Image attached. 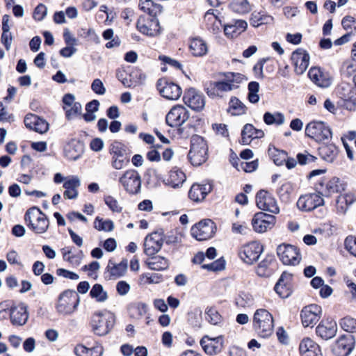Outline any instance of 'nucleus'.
<instances>
[{"instance_id": "obj_1", "label": "nucleus", "mask_w": 356, "mask_h": 356, "mask_svg": "<svg viewBox=\"0 0 356 356\" xmlns=\"http://www.w3.org/2000/svg\"><path fill=\"white\" fill-rule=\"evenodd\" d=\"M253 327L261 337L270 336L274 327L272 314L265 309H257L253 316Z\"/></svg>"}, {"instance_id": "obj_2", "label": "nucleus", "mask_w": 356, "mask_h": 356, "mask_svg": "<svg viewBox=\"0 0 356 356\" xmlns=\"http://www.w3.org/2000/svg\"><path fill=\"white\" fill-rule=\"evenodd\" d=\"M27 226L35 234H43L48 229L49 220L42 211L37 207L28 209L24 216Z\"/></svg>"}, {"instance_id": "obj_3", "label": "nucleus", "mask_w": 356, "mask_h": 356, "mask_svg": "<svg viewBox=\"0 0 356 356\" xmlns=\"http://www.w3.org/2000/svg\"><path fill=\"white\" fill-rule=\"evenodd\" d=\"M80 298L76 291L66 290L60 294L56 309L59 314L68 316L72 314L77 309Z\"/></svg>"}, {"instance_id": "obj_4", "label": "nucleus", "mask_w": 356, "mask_h": 356, "mask_svg": "<svg viewBox=\"0 0 356 356\" xmlns=\"http://www.w3.org/2000/svg\"><path fill=\"white\" fill-rule=\"evenodd\" d=\"M208 147L204 139L197 135H194L191 139V149L188 159L193 165H200L207 159Z\"/></svg>"}, {"instance_id": "obj_5", "label": "nucleus", "mask_w": 356, "mask_h": 356, "mask_svg": "<svg viewBox=\"0 0 356 356\" xmlns=\"http://www.w3.org/2000/svg\"><path fill=\"white\" fill-rule=\"evenodd\" d=\"M114 324V316L107 312H95L91 319V325L94 332L103 336L109 332Z\"/></svg>"}, {"instance_id": "obj_6", "label": "nucleus", "mask_w": 356, "mask_h": 356, "mask_svg": "<svg viewBox=\"0 0 356 356\" xmlns=\"http://www.w3.org/2000/svg\"><path fill=\"white\" fill-rule=\"evenodd\" d=\"M305 134L316 142L321 143L332 138L330 128L322 121H312L305 127Z\"/></svg>"}, {"instance_id": "obj_7", "label": "nucleus", "mask_w": 356, "mask_h": 356, "mask_svg": "<svg viewBox=\"0 0 356 356\" xmlns=\"http://www.w3.org/2000/svg\"><path fill=\"white\" fill-rule=\"evenodd\" d=\"M216 231V226L211 220L204 219L194 225L191 229V236L197 241H206L212 238Z\"/></svg>"}, {"instance_id": "obj_8", "label": "nucleus", "mask_w": 356, "mask_h": 356, "mask_svg": "<svg viewBox=\"0 0 356 356\" xmlns=\"http://www.w3.org/2000/svg\"><path fill=\"white\" fill-rule=\"evenodd\" d=\"M120 184L130 194H137L141 188V177L139 173L133 169L126 170L119 179Z\"/></svg>"}, {"instance_id": "obj_9", "label": "nucleus", "mask_w": 356, "mask_h": 356, "mask_svg": "<svg viewBox=\"0 0 356 356\" xmlns=\"http://www.w3.org/2000/svg\"><path fill=\"white\" fill-rule=\"evenodd\" d=\"M262 251V245L258 242L252 241L239 249L238 256L244 263L251 265L259 259Z\"/></svg>"}, {"instance_id": "obj_10", "label": "nucleus", "mask_w": 356, "mask_h": 356, "mask_svg": "<svg viewBox=\"0 0 356 356\" xmlns=\"http://www.w3.org/2000/svg\"><path fill=\"white\" fill-rule=\"evenodd\" d=\"M164 243V232L159 229L148 234L144 241V252L147 256H154L160 251Z\"/></svg>"}, {"instance_id": "obj_11", "label": "nucleus", "mask_w": 356, "mask_h": 356, "mask_svg": "<svg viewBox=\"0 0 356 356\" xmlns=\"http://www.w3.org/2000/svg\"><path fill=\"white\" fill-rule=\"evenodd\" d=\"M238 88V85L229 83L225 78L224 81L208 83L205 86V91L209 97H222L227 92L235 90Z\"/></svg>"}, {"instance_id": "obj_12", "label": "nucleus", "mask_w": 356, "mask_h": 356, "mask_svg": "<svg viewBox=\"0 0 356 356\" xmlns=\"http://www.w3.org/2000/svg\"><path fill=\"white\" fill-rule=\"evenodd\" d=\"M277 254L284 265L295 266L299 264L301 259L298 250L291 245H280L277 248Z\"/></svg>"}, {"instance_id": "obj_13", "label": "nucleus", "mask_w": 356, "mask_h": 356, "mask_svg": "<svg viewBox=\"0 0 356 356\" xmlns=\"http://www.w3.org/2000/svg\"><path fill=\"white\" fill-rule=\"evenodd\" d=\"M136 27L141 33L150 37L156 36L161 33L159 22L155 17H140Z\"/></svg>"}, {"instance_id": "obj_14", "label": "nucleus", "mask_w": 356, "mask_h": 356, "mask_svg": "<svg viewBox=\"0 0 356 356\" xmlns=\"http://www.w3.org/2000/svg\"><path fill=\"white\" fill-rule=\"evenodd\" d=\"M189 118V112L182 105L174 106L167 113L165 121L171 127H177L184 124Z\"/></svg>"}, {"instance_id": "obj_15", "label": "nucleus", "mask_w": 356, "mask_h": 356, "mask_svg": "<svg viewBox=\"0 0 356 356\" xmlns=\"http://www.w3.org/2000/svg\"><path fill=\"white\" fill-rule=\"evenodd\" d=\"M275 222L276 218L273 215L258 212L254 214L252 219V226L256 232L264 233L272 229Z\"/></svg>"}, {"instance_id": "obj_16", "label": "nucleus", "mask_w": 356, "mask_h": 356, "mask_svg": "<svg viewBox=\"0 0 356 356\" xmlns=\"http://www.w3.org/2000/svg\"><path fill=\"white\" fill-rule=\"evenodd\" d=\"M256 204L259 209L273 213H278L280 208L275 198L266 191L260 190L256 195Z\"/></svg>"}, {"instance_id": "obj_17", "label": "nucleus", "mask_w": 356, "mask_h": 356, "mask_svg": "<svg viewBox=\"0 0 356 356\" xmlns=\"http://www.w3.org/2000/svg\"><path fill=\"white\" fill-rule=\"evenodd\" d=\"M156 87L160 94L169 100L178 99L182 93L181 88L176 83L161 79L156 83Z\"/></svg>"}, {"instance_id": "obj_18", "label": "nucleus", "mask_w": 356, "mask_h": 356, "mask_svg": "<svg viewBox=\"0 0 356 356\" xmlns=\"http://www.w3.org/2000/svg\"><path fill=\"white\" fill-rule=\"evenodd\" d=\"M322 314L321 307L316 304L305 307L300 313L302 324L305 327H314L319 321Z\"/></svg>"}, {"instance_id": "obj_19", "label": "nucleus", "mask_w": 356, "mask_h": 356, "mask_svg": "<svg viewBox=\"0 0 356 356\" xmlns=\"http://www.w3.org/2000/svg\"><path fill=\"white\" fill-rule=\"evenodd\" d=\"M110 153L112 155V167L116 170L122 169L129 162L126 156V150L123 145L114 141L110 147Z\"/></svg>"}, {"instance_id": "obj_20", "label": "nucleus", "mask_w": 356, "mask_h": 356, "mask_svg": "<svg viewBox=\"0 0 356 356\" xmlns=\"http://www.w3.org/2000/svg\"><path fill=\"white\" fill-rule=\"evenodd\" d=\"M200 345L207 354L209 355H217L224 348V337L222 335L216 337L204 336L200 340Z\"/></svg>"}, {"instance_id": "obj_21", "label": "nucleus", "mask_w": 356, "mask_h": 356, "mask_svg": "<svg viewBox=\"0 0 356 356\" xmlns=\"http://www.w3.org/2000/svg\"><path fill=\"white\" fill-rule=\"evenodd\" d=\"M322 196L319 193L301 195L297 202V206L302 211H310L323 204Z\"/></svg>"}, {"instance_id": "obj_22", "label": "nucleus", "mask_w": 356, "mask_h": 356, "mask_svg": "<svg viewBox=\"0 0 356 356\" xmlns=\"http://www.w3.org/2000/svg\"><path fill=\"white\" fill-rule=\"evenodd\" d=\"M183 99L186 105L196 111H202L205 106L204 96L194 88L186 90Z\"/></svg>"}, {"instance_id": "obj_23", "label": "nucleus", "mask_w": 356, "mask_h": 356, "mask_svg": "<svg viewBox=\"0 0 356 356\" xmlns=\"http://www.w3.org/2000/svg\"><path fill=\"white\" fill-rule=\"evenodd\" d=\"M10 321L13 325L22 326L29 318L27 306L23 302L13 305L10 309Z\"/></svg>"}, {"instance_id": "obj_24", "label": "nucleus", "mask_w": 356, "mask_h": 356, "mask_svg": "<svg viewBox=\"0 0 356 356\" xmlns=\"http://www.w3.org/2000/svg\"><path fill=\"white\" fill-rule=\"evenodd\" d=\"M354 338L351 334L342 335L332 346V352L338 356H348L354 348Z\"/></svg>"}, {"instance_id": "obj_25", "label": "nucleus", "mask_w": 356, "mask_h": 356, "mask_svg": "<svg viewBox=\"0 0 356 356\" xmlns=\"http://www.w3.org/2000/svg\"><path fill=\"white\" fill-rule=\"evenodd\" d=\"M291 60L297 74H302L307 69L309 63V55L302 49H298L293 52Z\"/></svg>"}, {"instance_id": "obj_26", "label": "nucleus", "mask_w": 356, "mask_h": 356, "mask_svg": "<svg viewBox=\"0 0 356 356\" xmlns=\"http://www.w3.org/2000/svg\"><path fill=\"white\" fill-rule=\"evenodd\" d=\"M293 275L292 274L283 272L275 286V292L282 298H288L292 293Z\"/></svg>"}, {"instance_id": "obj_27", "label": "nucleus", "mask_w": 356, "mask_h": 356, "mask_svg": "<svg viewBox=\"0 0 356 356\" xmlns=\"http://www.w3.org/2000/svg\"><path fill=\"white\" fill-rule=\"evenodd\" d=\"M337 332V323L332 319H323L316 328L318 336L325 340L334 337Z\"/></svg>"}, {"instance_id": "obj_28", "label": "nucleus", "mask_w": 356, "mask_h": 356, "mask_svg": "<svg viewBox=\"0 0 356 356\" xmlns=\"http://www.w3.org/2000/svg\"><path fill=\"white\" fill-rule=\"evenodd\" d=\"M308 76L315 84L321 88H327L332 83L330 74L320 67H312L308 72Z\"/></svg>"}, {"instance_id": "obj_29", "label": "nucleus", "mask_w": 356, "mask_h": 356, "mask_svg": "<svg viewBox=\"0 0 356 356\" xmlns=\"http://www.w3.org/2000/svg\"><path fill=\"white\" fill-rule=\"evenodd\" d=\"M24 122L27 128L40 134H44L49 129V124L45 120L32 113L27 114Z\"/></svg>"}, {"instance_id": "obj_30", "label": "nucleus", "mask_w": 356, "mask_h": 356, "mask_svg": "<svg viewBox=\"0 0 356 356\" xmlns=\"http://www.w3.org/2000/svg\"><path fill=\"white\" fill-rule=\"evenodd\" d=\"M345 189V184L337 177H332L325 184H321L319 193L323 196H330Z\"/></svg>"}, {"instance_id": "obj_31", "label": "nucleus", "mask_w": 356, "mask_h": 356, "mask_svg": "<svg viewBox=\"0 0 356 356\" xmlns=\"http://www.w3.org/2000/svg\"><path fill=\"white\" fill-rule=\"evenodd\" d=\"M212 186L211 184H194L190 188L188 197L194 202L202 201L205 197L211 191Z\"/></svg>"}, {"instance_id": "obj_32", "label": "nucleus", "mask_w": 356, "mask_h": 356, "mask_svg": "<svg viewBox=\"0 0 356 356\" xmlns=\"http://www.w3.org/2000/svg\"><path fill=\"white\" fill-rule=\"evenodd\" d=\"M264 136V132L261 129H256L252 124H246L241 131V143L247 145L252 140L261 138Z\"/></svg>"}, {"instance_id": "obj_33", "label": "nucleus", "mask_w": 356, "mask_h": 356, "mask_svg": "<svg viewBox=\"0 0 356 356\" xmlns=\"http://www.w3.org/2000/svg\"><path fill=\"white\" fill-rule=\"evenodd\" d=\"M81 185L80 179L77 176L68 177L63 184V188L65 189L63 196L65 199H75L78 196L77 188Z\"/></svg>"}, {"instance_id": "obj_34", "label": "nucleus", "mask_w": 356, "mask_h": 356, "mask_svg": "<svg viewBox=\"0 0 356 356\" xmlns=\"http://www.w3.org/2000/svg\"><path fill=\"white\" fill-rule=\"evenodd\" d=\"M247 26L248 24L244 20H234L224 25V32L227 37L234 38L245 31Z\"/></svg>"}, {"instance_id": "obj_35", "label": "nucleus", "mask_w": 356, "mask_h": 356, "mask_svg": "<svg viewBox=\"0 0 356 356\" xmlns=\"http://www.w3.org/2000/svg\"><path fill=\"white\" fill-rule=\"evenodd\" d=\"M64 152L66 158L69 160L75 161L83 152V144L77 140H72L65 146Z\"/></svg>"}, {"instance_id": "obj_36", "label": "nucleus", "mask_w": 356, "mask_h": 356, "mask_svg": "<svg viewBox=\"0 0 356 356\" xmlns=\"http://www.w3.org/2000/svg\"><path fill=\"white\" fill-rule=\"evenodd\" d=\"M190 51L194 56L201 57L207 54L208 46L204 40L200 38H195L191 40Z\"/></svg>"}, {"instance_id": "obj_37", "label": "nucleus", "mask_w": 356, "mask_h": 356, "mask_svg": "<svg viewBox=\"0 0 356 356\" xmlns=\"http://www.w3.org/2000/svg\"><path fill=\"white\" fill-rule=\"evenodd\" d=\"M140 9L149 15V17H156L162 12V6L154 3L152 0H140L138 5Z\"/></svg>"}, {"instance_id": "obj_38", "label": "nucleus", "mask_w": 356, "mask_h": 356, "mask_svg": "<svg viewBox=\"0 0 356 356\" xmlns=\"http://www.w3.org/2000/svg\"><path fill=\"white\" fill-rule=\"evenodd\" d=\"M110 276L114 279L119 278L125 275L127 270V261L122 260L118 264L111 263L110 261L107 266Z\"/></svg>"}, {"instance_id": "obj_39", "label": "nucleus", "mask_w": 356, "mask_h": 356, "mask_svg": "<svg viewBox=\"0 0 356 356\" xmlns=\"http://www.w3.org/2000/svg\"><path fill=\"white\" fill-rule=\"evenodd\" d=\"M186 180L185 174L179 170H172L170 172L165 184L172 188H178L182 185Z\"/></svg>"}, {"instance_id": "obj_40", "label": "nucleus", "mask_w": 356, "mask_h": 356, "mask_svg": "<svg viewBox=\"0 0 356 356\" xmlns=\"http://www.w3.org/2000/svg\"><path fill=\"white\" fill-rule=\"evenodd\" d=\"M273 21V17L265 12H254L251 15L250 24L258 27L262 24H269Z\"/></svg>"}, {"instance_id": "obj_41", "label": "nucleus", "mask_w": 356, "mask_h": 356, "mask_svg": "<svg viewBox=\"0 0 356 356\" xmlns=\"http://www.w3.org/2000/svg\"><path fill=\"white\" fill-rule=\"evenodd\" d=\"M322 159L327 162H333L338 154V148L334 144L323 145L319 148Z\"/></svg>"}, {"instance_id": "obj_42", "label": "nucleus", "mask_w": 356, "mask_h": 356, "mask_svg": "<svg viewBox=\"0 0 356 356\" xmlns=\"http://www.w3.org/2000/svg\"><path fill=\"white\" fill-rule=\"evenodd\" d=\"M146 264L147 266L154 270H163L168 268L169 261L164 257L156 256L149 259Z\"/></svg>"}, {"instance_id": "obj_43", "label": "nucleus", "mask_w": 356, "mask_h": 356, "mask_svg": "<svg viewBox=\"0 0 356 356\" xmlns=\"http://www.w3.org/2000/svg\"><path fill=\"white\" fill-rule=\"evenodd\" d=\"M147 306L143 302H135L129 305V312L130 316L134 318H140L146 314Z\"/></svg>"}, {"instance_id": "obj_44", "label": "nucleus", "mask_w": 356, "mask_h": 356, "mask_svg": "<svg viewBox=\"0 0 356 356\" xmlns=\"http://www.w3.org/2000/svg\"><path fill=\"white\" fill-rule=\"evenodd\" d=\"M264 121L268 125L275 124L280 126L284 123L285 118L284 115L280 112H275L274 113L266 112L264 115Z\"/></svg>"}, {"instance_id": "obj_45", "label": "nucleus", "mask_w": 356, "mask_h": 356, "mask_svg": "<svg viewBox=\"0 0 356 356\" xmlns=\"http://www.w3.org/2000/svg\"><path fill=\"white\" fill-rule=\"evenodd\" d=\"M74 353L77 356H101L102 350L98 347L88 348L83 345H77L74 348Z\"/></svg>"}, {"instance_id": "obj_46", "label": "nucleus", "mask_w": 356, "mask_h": 356, "mask_svg": "<svg viewBox=\"0 0 356 356\" xmlns=\"http://www.w3.org/2000/svg\"><path fill=\"white\" fill-rule=\"evenodd\" d=\"M94 227L100 232H110L114 229V222L110 219H103L97 216L94 221Z\"/></svg>"}, {"instance_id": "obj_47", "label": "nucleus", "mask_w": 356, "mask_h": 356, "mask_svg": "<svg viewBox=\"0 0 356 356\" xmlns=\"http://www.w3.org/2000/svg\"><path fill=\"white\" fill-rule=\"evenodd\" d=\"M268 152L274 163L277 165H283L287 158V153L285 151L279 150L274 147H269Z\"/></svg>"}, {"instance_id": "obj_48", "label": "nucleus", "mask_w": 356, "mask_h": 356, "mask_svg": "<svg viewBox=\"0 0 356 356\" xmlns=\"http://www.w3.org/2000/svg\"><path fill=\"white\" fill-rule=\"evenodd\" d=\"M246 111L245 106L236 97H232L229 102V112L233 115H240Z\"/></svg>"}, {"instance_id": "obj_49", "label": "nucleus", "mask_w": 356, "mask_h": 356, "mask_svg": "<svg viewBox=\"0 0 356 356\" xmlns=\"http://www.w3.org/2000/svg\"><path fill=\"white\" fill-rule=\"evenodd\" d=\"M90 295L97 302H104L107 300V293L104 290L103 286L99 284H95L90 291Z\"/></svg>"}, {"instance_id": "obj_50", "label": "nucleus", "mask_w": 356, "mask_h": 356, "mask_svg": "<svg viewBox=\"0 0 356 356\" xmlns=\"http://www.w3.org/2000/svg\"><path fill=\"white\" fill-rule=\"evenodd\" d=\"M317 348V344L309 338L302 339L299 346V350L301 354H314Z\"/></svg>"}, {"instance_id": "obj_51", "label": "nucleus", "mask_w": 356, "mask_h": 356, "mask_svg": "<svg viewBox=\"0 0 356 356\" xmlns=\"http://www.w3.org/2000/svg\"><path fill=\"white\" fill-rule=\"evenodd\" d=\"M230 7L233 11L241 14L248 13L250 10L248 0H232Z\"/></svg>"}, {"instance_id": "obj_52", "label": "nucleus", "mask_w": 356, "mask_h": 356, "mask_svg": "<svg viewBox=\"0 0 356 356\" xmlns=\"http://www.w3.org/2000/svg\"><path fill=\"white\" fill-rule=\"evenodd\" d=\"M259 84L256 81H252L248 84V98L250 102L256 104L259 101Z\"/></svg>"}, {"instance_id": "obj_53", "label": "nucleus", "mask_w": 356, "mask_h": 356, "mask_svg": "<svg viewBox=\"0 0 356 356\" xmlns=\"http://www.w3.org/2000/svg\"><path fill=\"white\" fill-rule=\"evenodd\" d=\"M253 297L248 293L241 292L236 297L235 302L238 307H245L253 304Z\"/></svg>"}, {"instance_id": "obj_54", "label": "nucleus", "mask_w": 356, "mask_h": 356, "mask_svg": "<svg viewBox=\"0 0 356 356\" xmlns=\"http://www.w3.org/2000/svg\"><path fill=\"white\" fill-rule=\"evenodd\" d=\"M341 327L348 332H356V319L350 316H346L339 322Z\"/></svg>"}, {"instance_id": "obj_55", "label": "nucleus", "mask_w": 356, "mask_h": 356, "mask_svg": "<svg viewBox=\"0 0 356 356\" xmlns=\"http://www.w3.org/2000/svg\"><path fill=\"white\" fill-rule=\"evenodd\" d=\"M104 200L106 206L115 213H121L122 211V207L120 205L117 199L111 195H106L104 197Z\"/></svg>"}, {"instance_id": "obj_56", "label": "nucleus", "mask_w": 356, "mask_h": 356, "mask_svg": "<svg viewBox=\"0 0 356 356\" xmlns=\"http://www.w3.org/2000/svg\"><path fill=\"white\" fill-rule=\"evenodd\" d=\"M271 259H264L261 261L258 265L257 269V273L260 277H267L269 276L271 273V270L270 269V266L271 264Z\"/></svg>"}, {"instance_id": "obj_57", "label": "nucleus", "mask_w": 356, "mask_h": 356, "mask_svg": "<svg viewBox=\"0 0 356 356\" xmlns=\"http://www.w3.org/2000/svg\"><path fill=\"white\" fill-rule=\"evenodd\" d=\"M206 319L213 325H217L221 322L222 318L218 312L213 307L207 308L206 311Z\"/></svg>"}, {"instance_id": "obj_58", "label": "nucleus", "mask_w": 356, "mask_h": 356, "mask_svg": "<svg viewBox=\"0 0 356 356\" xmlns=\"http://www.w3.org/2000/svg\"><path fill=\"white\" fill-rule=\"evenodd\" d=\"M182 234L175 232H170L168 234H164V242L168 245L177 244L181 242Z\"/></svg>"}, {"instance_id": "obj_59", "label": "nucleus", "mask_w": 356, "mask_h": 356, "mask_svg": "<svg viewBox=\"0 0 356 356\" xmlns=\"http://www.w3.org/2000/svg\"><path fill=\"white\" fill-rule=\"evenodd\" d=\"M296 158L298 163L302 165L309 164L316 160V157L310 154L307 152L298 154Z\"/></svg>"}, {"instance_id": "obj_60", "label": "nucleus", "mask_w": 356, "mask_h": 356, "mask_svg": "<svg viewBox=\"0 0 356 356\" xmlns=\"http://www.w3.org/2000/svg\"><path fill=\"white\" fill-rule=\"evenodd\" d=\"M202 268L211 271H218L225 268V261L218 259L209 264H204Z\"/></svg>"}, {"instance_id": "obj_61", "label": "nucleus", "mask_w": 356, "mask_h": 356, "mask_svg": "<svg viewBox=\"0 0 356 356\" xmlns=\"http://www.w3.org/2000/svg\"><path fill=\"white\" fill-rule=\"evenodd\" d=\"M345 248L351 254L356 257V237L347 236L345 240Z\"/></svg>"}, {"instance_id": "obj_62", "label": "nucleus", "mask_w": 356, "mask_h": 356, "mask_svg": "<svg viewBox=\"0 0 356 356\" xmlns=\"http://www.w3.org/2000/svg\"><path fill=\"white\" fill-rule=\"evenodd\" d=\"M47 7L44 4L40 3L39 5L37 6V7L34 10L33 18L35 20L41 21L47 15Z\"/></svg>"}, {"instance_id": "obj_63", "label": "nucleus", "mask_w": 356, "mask_h": 356, "mask_svg": "<svg viewBox=\"0 0 356 356\" xmlns=\"http://www.w3.org/2000/svg\"><path fill=\"white\" fill-rule=\"evenodd\" d=\"M63 108L66 111V116L68 118H71L73 116L81 113L82 106L81 104L78 102H74V104L70 108H66V106H63Z\"/></svg>"}, {"instance_id": "obj_64", "label": "nucleus", "mask_w": 356, "mask_h": 356, "mask_svg": "<svg viewBox=\"0 0 356 356\" xmlns=\"http://www.w3.org/2000/svg\"><path fill=\"white\" fill-rule=\"evenodd\" d=\"M91 89L97 95H104L106 92V88L102 83V81L99 79H95L91 84Z\"/></svg>"}]
</instances>
